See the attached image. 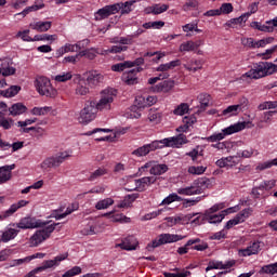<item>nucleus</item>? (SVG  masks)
Wrapping results in <instances>:
<instances>
[{"label": "nucleus", "mask_w": 277, "mask_h": 277, "mask_svg": "<svg viewBox=\"0 0 277 277\" xmlns=\"http://www.w3.org/2000/svg\"><path fill=\"white\" fill-rule=\"evenodd\" d=\"M183 144H187V136L185 134H179L176 136H171L162 140L153 141L149 144H145L132 151L134 157H146L154 150H159V148H181Z\"/></svg>", "instance_id": "1"}, {"label": "nucleus", "mask_w": 277, "mask_h": 277, "mask_svg": "<svg viewBox=\"0 0 277 277\" xmlns=\"http://www.w3.org/2000/svg\"><path fill=\"white\" fill-rule=\"evenodd\" d=\"M277 72V65L272 62H259L253 65L249 71H247L242 77H248L249 79H263V77H269Z\"/></svg>", "instance_id": "2"}, {"label": "nucleus", "mask_w": 277, "mask_h": 277, "mask_svg": "<svg viewBox=\"0 0 277 277\" xmlns=\"http://www.w3.org/2000/svg\"><path fill=\"white\" fill-rule=\"evenodd\" d=\"M209 187H211V180L208 177H199L195 180L190 186L179 188L177 194H180V196H198L199 194H203Z\"/></svg>", "instance_id": "3"}, {"label": "nucleus", "mask_w": 277, "mask_h": 277, "mask_svg": "<svg viewBox=\"0 0 277 277\" xmlns=\"http://www.w3.org/2000/svg\"><path fill=\"white\" fill-rule=\"evenodd\" d=\"M116 96H118V90L114 88L104 89L101 92L100 101L97 103L95 102L96 111H109V109H111V103H114Z\"/></svg>", "instance_id": "4"}, {"label": "nucleus", "mask_w": 277, "mask_h": 277, "mask_svg": "<svg viewBox=\"0 0 277 277\" xmlns=\"http://www.w3.org/2000/svg\"><path fill=\"white\" fill-rule=\"evenodd\" d=\"M246 121L237 122L222 130V132L213 133L210 136L205 137L206 142L211 144L215 142H222L226 135H233V133H239V131H243L246 129Z\"/></svg>", "instance_id": "5"}, {"label": "nucleus", "mask_w": 277, "mask_h": 277, "mask_svg": "<svg viewBox=\"0 0 277 277\" xmlns=\"http://www.w3.org/2000/svg\"><path fill=\"white\" fill-rule=\"evenodd\" d=\"M51 221H42L40 219L25 216L19 220L18 223H11L10 226L19 228L22 230H29L34 228H42V226H49Z\"/></svg>", "instance_id": "6"}, {"label": "nucleus", "mask_w": 277, "mask_h": 277, "mask_svg": "<svg viewBox=\"0 0 277 277\" xmlns=\"http://www.w3.org/2000/svg\"><path fill=\"white\" fill-rule=\"evenodd\" d=\"M35 88L41 96H48L49 98H55L57 96V90L53 88L51 80L44 76L36 79Z\"/></svg>", "instance_id": "7"}, {"label": "nucleus", "mask_w": 277, "mask_h": 277, "mask_svg": "<svg viewBox=\"0 0 277 277\" xmlns=\"http://www.w3.org/2000/svg\"><path fill=\"white\" fill-rule=\"evenodd\" d=\"M185 236L177 234H160L158 238L154 239L151 243H148L146 249L148 252H153L155 248H159V246H166V243H176V241H183Z\"/></svg>", "instance_id": "8"}, {"label": "nucleus", "mask_w": 277, "mask_h": 277, "mask_svg": "<svg viewBox=\"0 0 277 277\" xmlns=\"http://www.w3.org/2000/svg\"><path fill=\"white\" fill-rule=\"evenodd\" d=\"M96 114H98V110H96V102H87L84 108L80 111L78 120L80 124H88L96 118Z\"/></svg>", "instance_id": "9"}, {"label": "nucleus", "mask_w": 277, "mask_h": 277, "mask_svg": "<svg viewBox=\"0 0 277 277\" xmlns=\"http://www.w3.org/2000/svg\"><path fill=\"white\" fill-rule=\"evenodd\" d=\"M154 176H161V174H166L168 172V164H159L155 161H148L143 167L140 168V172H148Z\"/></svg>", "instance_id": "10"}, {"label": "nucleus", "mask_w": 277, "mask_h": 277, "mask_svg": "<svg viewBox=\"0 0 277 277\" xmlns=\"http://www.w3.org/2000/svg\"><path fill=\"white\" fill-rule=\"evenodd\" d=\"M70 155H68L66 151L60 153L55 156L47 158L42 163L41 168L43 170H47L49 168H60L62 166L63 161H66Z\"/></svg>", "instance_id": "11"}, {"label": "nucleus", "mask_w": 277, "mask_h": 277, "mask_svg": "<svg viewBox=\"0 0 277 277\" xmlns=\"http://www.w3.org/2000/svg\"><path fill=\"white\" fill-rule=\"evenodd\" d=\"M118 12H120V6L118 4L105 5L95 13V21H105V18L118 14Z\"/></svg>", "instance_id": "12"}, {"label": "nucleus", "mask_w": 277, "mask_h": 277, "mask_svg": "<svg viewBox=\"0 0 277 277\" xmlns=\"http://www.w3.org/2000/svg\"><path fill=\"white\" fill-rule=\"evenodd\" d=\"M179 66H181V60L171 61L166 64H160L158 67H156V72H161L159 76L163 79H168L170 77V72L168 71L174 70V68H179Z\"/></svg>", "instance_id": "13"}, {"label": "nucleus", "mask_w": 277, "mask_h": 277, "mask_svg": "<svg viewBox=\"0 0 277 277\" xmlns=\"http://www.w3.org/2000/svg\"><path fill=\"white\" fill-rule=\"evenodd\" d=\"M156 183V176L141 177L138 180H135V188L130 189V192H146V188L150 187V185H155Z\"/></svg>", "instance_id": "14"}, {"label": "nucleus", "mask_w": 277, "mask_h": 277, "mask_svg": "<svg viewBox=\"0 0 277 277\" xmlns=\"http://www.w3.org/2000/svg\"><path fill=\"white\" fill-rule=\"evenodd\" d=\"M68 259V253L56 255L53 260H47L42 263L41 266L36 268V272H44V269H51V267H57L62 261Z\"/></svg>", "instance_id": "15"}, {"label": "nucleus", "mask_w": 277, "mask_h": 277, "mask_svg": "<svg viewBox=\"0 0 277 277\" xmlns=\"http://www.w3.org/2000/svg\"><path fill=\"white\" fill-rule=\"evenodd\" d=\"M144 70L143 67L133 68L122 75V81L127 83V85H135L137 83V74Z\"/></svg>", "instance_id": "16"}, {"label": "nucleus", "mask_w": 277, "mask_h": 277, "mask_svg": "<svg viewBox=\"0 0 277 277\" xmlns=\"http://www.w3.org/2000/svg\"><path fill=\"white\" fill-rule=\"evenodd\" d=\"M27 205H29V201L23 199L11 205V207L8 210L0 214V220H6V217H12V215H14V213H16L18 209H23V207H27Z\"/></svg>", "instance_id": "17"}, {"label": "nucleus", "mask_w": 277, "mask_h": 277, "mask_svg": "<svg viewBox=\"0 0 277 277\" xmlns=\"http://www.w3.org/2000/svg\"><path fill=\"white\" fill-rule=\"evenodd\" d=\"M261 252V242L260 241H253L245 249L238 250L239 256H252L253 254H259Z\"/></svg>", "instance_id": "18"}, {"label": "nucleus", "mask_w": 277, "mask_h": 277, "mask_svg": "<svg viewBox=\"0 0 277 277\" xmlns=\"http://www.w3.org/2000/svg\"><path fill=\"white\" fill-rule=\"evenodd\" d=\"M236 263L235 260L227 261L225 264L220 261H210L206 272H211V269H230V267H235Z\"/></svg>", "instance_id": "19"}, {"label": "nucleus", "mask_w": 277, "mask_h": 277, "mask_svg": "<svg viewBox=\"0 0 277 277\" xmlns=\"http://www.w3.org/2000/svg\"><path fill=\"white\" fill-rule=\"evenodd\" d=\"M104 79L105 77L103 74L96 70L87 72V83L90 85V88H94L95 85H98V83H103Z\"/></svg>", "instance_id": "20"}, {"label": "nucleus", "mask_w": 277, "mask_h": 277, "mask_svg": "<svg viewBox=\"0 0 277 277\" xmlns=\"http://www.w3.org/2000/svg\"><path fill=\"white\" fill-rule=\"evenodd\" d=\"M115 248H121V250H137V239L133 236H129L122 240V242L117 243Z\"/></svg>", "instance_id": "21"}, {"label": "nucleus", "mask_w": 277, "mask_h": 277, "mask_svg": "<svg viewBox=\"0 0 277 277\" xmlns=\"http://www.w3.org/2000/svg\"><path fill=\"white\" fill-rule=\"evenodd\" d=\"M16 169V164H5L0 167V185L8 183L12 179V170Z\"/></svg>", "instance_id": "22"}, {"label": "nucleus", "mask_w": 277, "mask_h": 277, "mask_svg": "<svg viewBox=\"0 0 277 277\" xmlns=\"http://www.w3.org/2000/svg\"><path fill=\"white\" fill-rule=\"evenodd\" d=\"M135 103L136 105H138V107H150L153 105H155V103H157V96L155 95H148L146 96H137L135 98Z\"/></svg>", "instance_id": "23"}, {"label": "nucleus", "mask_w": 277, "mask_h": 277, "mask_svg": "<svg viewBox=\"0 0 277 277\" xmlns=\"http://www.w3.org/2000/svg\"><path fill=\"white\" fill-rule=\"evenodd\" d=\"M19 233V229L6 227L1 235V241H3V243H8V241H12V239H16Z\"/></svg>", "instance_id": "24"}, {"label": "nucleus", "mask_w": 277, "mask_h": 277, "mask_svg": "<svg viewBox=\"0 0 277 277\" xmlns=\"http://www.w3.org/2000/svg\"><path fill=\"white\" fill-rule=\"evenodd\" d=\"M27 106L25 104L18 102L15 104H12L11 107H9V114L10 116L16 117V116H23V114H26Z\"/></svg>", "instance_id": "25"}, {"label": "nucleus", "mask_w": 277, "mask_h": 277, "mask_svg": "<svg viewBox=\"0 0 277 277\" xmlns=\"http://www.w3.org/2000/svg\"><path fill=\"white\" fill-rule=\"evenodd\" d=\"M66 53H78L77 47L75 44L66 43L56 50L54 57H63Z\"/></svg>", "instance_id": "26"}, {"label": "nucleus", "mask_w": 277, "mask_h": 277, "mask_svg": "<svg viewBox=\"0 0 277 277\" xmlns=\"http://www.w3.org/2000/svg\"><path fill=\"white\" fill-rule=\"evenodd\" d=\"M174 88V80H164L154 87V92H163L164 94L170 92Z\"/></svg>", "instance_id": "27"}, {"label": "nucleus", "mask_w": 277, "mask_h": 277, "mask_svg": "<svg viewBox=\"0 0 277 277\" xmlns=\"http://www.w3.org/2000/svg\"><path fill=\"white\" fill-rule=\"evenodd\" d=\"M200 47V41H186L181 43L180 52L181 53H189L192 51H196Z\"/></svg>", "instance_id": "28"}, {"label": "nucleus", "mask_w": 277, "mask_h": 277, "mask_svg": "<svg viewBox=\"0 0 277 277\" xmlns=\"http://www.w3.org/2000/svg\"><path fill=\"white\" fill-rule=\"evenodd\" d=\"M203 65L205 61L202 60H190L187 64L184 65V68L189 70V72H197V70H201Z\"/></svg>", "instance_id": "29"}, {"label": "nucleus", "mask_w": 277, "mask_h": 277, "mask_svg": "<svg viewBox=\"0 0 277 277\" xmlns=\"http://www.w3.org/2000/svg\"><path fill=\"white\" fill-rule=\"evenodd\" d=\"M25 145L24 142H15L13 144L5 143L3 140H0V148L1 150H10L12 148L11 153H16V150H21L23 146Z\"/></svg>", "instance_id": "30"}, {"label": "nucleus", "mask_w": 277, "mask_h": 277, "mask_svg": "<svg viewBox=\"0 0 277 277\" xmlns=\"http://www.w3.org/2000/svg\"><path fill=\"white\" fill-rule=\"evenodd\" d=\"M250 18V13H245L240 15L239 17L232 18L225 23L226 27H232L235 29L237 25H241L242 23H246Z\"/></svg>", "instance_id": "31"}, {"label": "nucleus", "mask_w": 277, "mask_h": 277, "mask_svg": "<svg viewBox=\"0 0 277 277\" xmlns=\"http://www.w3.org/2000/svg\"><path fill=\"white\" fill-rule=\"evenodd\" d=\"M21 92V85H11L6 90H0V96H3V98H12L16 96Z\"/></svg>", "instance_id": "32"}, {"label": "nucleus", "mask_w": 277, "mask_h": 277, "mask_svg": "<svg viewBox=\"0 0 277 277\" xmlns=\"http://www.w3.org/2000/svg\"><path fill=\"white\" fill-rule=\"evenodd\" d=\"M135 3V0H129L126 2H118L115 3V5L119 6V12L121 10V14H131V12H133V9L131 8L133 4Z\"/></svg>", "instance_id": "33"}, {"label": "nucleus", "mask_w": 277, "mask_h": 277, "mask_svg": "<svg viewBox=\"0 0 277 277\" xmlns=\"http://www.w3.org/2000/svg\"><path fill=\"white\" fill-rule=\"evenodd\" d=\"M51 26V22H36L30 24V29H35V31H49Z\"/></svg>", "instance_id": "34"}, {"label": "nucleus", "mask_w": 277, "mask_h": 277, "mask_svg": "<svg viewBox=\"0 0 277 277\" xmlns=\"http://www.w3.org/2000/svg\"><path fill=\"white\" fill-rule=\"evenodd\" d=\"M47 237L40 232L37 230L31 237H30V246L34 248H37V246H40L42 241H47Z\"/></svg>", "instance_id": "35"}, {"label": "nucleus", "mask_w": 277, "mask_h": 277, "mask_svg": "<svg viewBox=\"0 0 277 277\" xmlns=\"http://www.w3.org/2000/svg\"><path fill=\"white\" fill-rule=\"evenodd\" d=\"M76 94L78 96H85L87 94H90V88H88V82L84 80H80L76 87Z\"/></svg>", "instance_id": "36"}, {"label": "nucleus", "mask_w": 277, "mask_h": 277, "mask_svg": "<svg viewBox=\"0 0 277 277\" xmlns=\"http://www.w3.org/2000/svg\"><path fill=\"white\" fill-rule=\"evenodd\" d=\"M198 241H200V238H193V239H189L184 247H180L177 249V254H187V252H189V250H192V246L198 243Z\"/></svg>", "instance_id": "37"}, {"label": "nucleus", "mask_w": 277, "mask_h": 277, "mask_svg": "<svg viewBox=\"0 0 277 277\" xmlns=\"http://www.w3.org/2000/svg\"><path fill=\"white\" fill-rule=\"evenodd\" d=\"M127 68H131V63H129V61L111 65L110 70H113V72H124Z\"/></svg>", "instance_id": "38"}, {"label": "nucleus", "mask_w": 277, "mask_h": 277, "mask_svg": "<svg viewBox=\"0 0 277 277\" xmlns=\"http://www.w3.org/2000/svg\"><path fill=\"white\" fill-rule=\"evenodd\" d=\"M44 8V4H34L31 6H27L23 12L15 14V16H22V18H25L27 14L30 12H38V10H42Z\"/></svg>", "instance_id": "39"}, {"label": "nucleus", "mask_w": 277, "mask_h": 277, "mask_svg": "<svg viewBox=\"0 0 277 277\" xmlns=\"http://www.w3.org/2000/svg\"><path fill=\"white\" fill-rule=\"evenodd\" d=\"M251 27L253 29H258L259 31H266V32L274 31V26H272V24L263 25L261 24V22H252Z\"/></svg>", "instance_id": "40"}, {"label": "nucleus", "mask_w": 277, "mask_h": 277, "mask_svg": "<svg viewBox=\"0 0 277 277\" xmlns=\"http://www.w3.org/2000/svg\"><path fill=\"white\" fill-rule=\"evenodd\" d=\"M188 111H189V104L181 103L174 108L173 114L174 116H185V114H188Z\"/></svg>", "instance_id": "41"}, {"label": "nucleus", "mask_w": 277, "mask_h": 277, "mask_svg": "<svg viewBox=\"0 0 277 277\" xmlns=\"http://www.w3.org/2000/svg\"><path fill=\"white\" fill-rule=\"evenodd\" d=\"M172 202H183V197L177 196L175 193H172L168 197H166L160 205H172Z\"/></svg>", "instance_id": "42"}, {"label": "nucleus", "mask_w": 277, "mask_h": 277, "mask_svg": "<svg viewBox=\"0 0 277 277\" xmlns=\"http://www.w3.org/2000/svg\"><path fill=\"white\" fill-rule=\"evenodd\" d=\"M70 79H72V72L70 71H63L54 77V81H57V83H66Z\"/></svg>", "instance_id": "43"}, {"label": "nucleus", "mask_w": 277, "mask_h": 277, "mask_svg": "<svg viewBox=\"0 0 277 277\" xmlns=\"http://www.w3.org/2000/svg\"><path fill=\"white\" fill-rule=\"evenodd\" d=\"M111 205H114V199L111 198L102 199L97 201V203L95 205V209H97V211H103V209H109Z\"/></svg>", "instance_id": "44"}, {"label": "nucleus", "mask_w": 277, "mask_h": 277, "mask_svg": "<svg viewBox=\"0 0 277 277\" xmlns=\"http://www.w3.org/2000/svg\"><path fill=\"white\" fill-rule=\"evenodd\" d=\"M275 187H276L275 180H271V181H263L258 186V189H260V192H269V189H274Z\"/></svg>", "instance_id": "45"}, {"label": "nucleus", "mask_w": 277, "mask_h": 277, "mask_svg": "<svg viewBox=\"0 0 277 277\" xmlns=\"http://www.w3.org/2000/svg\"><path fill=\"white\" fill-rule=\"evenodd\" d=\"M252 208H246L242 211H240L238 214H236V219L242 224V222H246L252 214Z\"/></svg>", "instance_id": "46"}, {"label": "nucleus", "mask_w": 277, "mask_h": 277, "mask_svg": "<svg viewBox=\"0 0 277 277\" xmlns=\"http://www.w3.org/2000/svg\"><path fill=\"white\" fill-rule=\"evenodd\" d=\"M237 114H239V106L235 105H230L222 111V116H225V118L237 116Z\"/></svg>", "instance_id": "47"}, {"label": "nucleus", "mask_w": 277, "mask_h": 277, "mask_svg": "<svg viewBox=\"0 0 277 277\" xmlns=\"http://www.w3.org/2000/svg\"><path fill=\"white\" fill-rule=\"evenodd\" d=\"M190 250H196L197 252H205V250H209V243L199 238V241L193 246H190Z\"/></svg>", "instance_id": "48"}, {"label": "nucleus", "mask_w": 277, "mask_h": 277, "mask_svg": "<svg viewBox=\"0 0 277 277\" xmlns=\"http://www.w3.org/2000/svg\"><path fill=\"white\" fill-rule=\"evenodd\" d=\"M260 274H271L272 276L277 274V262L262 266Z\"/></svg>", "instance_id": "49"}, {"label": "nucleus", "mask_w": 277, "mask_h": 277, "mask_svg": "<svg viewBox=\"0 0 277 277\" xmlns=\"http://www.w3.org/2000/svg\"><path fill=\"white\" fill-rule=\"evenodd\" d=\"M51 111V107L44 106V107H34L30 113L32 116H47Z\"/></svg>", "instance_id": "50"}, {"label": "nucleus", "mask_w": 277, "mask_h": 277, "mask_svg": "<svg viewBox=\"0 0 277 277\" xmlns=\"http://www.w3.org/2000/svg\"><path fill=\"white\" fill-rule=\"evenodd\" d=\"M55 226H60V223H54L48 226L44 225L41 227L42 229H40V232L44 235L47 239H49V237H51V234L55 230Z\"/></svg>", "instance_id": "51"}, {"label": "nucleus", "mask_w": 277, "mask_h": 277, "mask_svg": "<svg viewBox=\"0 0 277 277\" xmlns=\"http://www.w3.org/2000/svg\"><path fill=\"white\" fill-rule=\"evenodd\" d=\"M105 174H107V169L98 168L97 170L91 173L88 180L91 182L96 181L97 179H101V176H105Z\"/></svg>", "instance_id": "52"}, {"label": "nucleus", "mask_w": 277, "mask_h": 277, "mask_svg": "<svg viewBox=\"0 0 277 277\" xmlns=\"http://www.w3.org/2000/svg\"><path fill=\"white\" fill-rule=\"evenodd\" d=\"M145 57H153V62L159 64L162 57H166V52H147L145 53Z\"/></svg>", "instance_id": "53"}, {"label": "nucleus", "mask_w": 277, "mask_h": 277, "mask_svg": "<svg viewBox=\"0 0 277 277\" xmlns=\"http://www.w3.org/2000/svg\"><path fill=\"white\" fill-rule=\"evenodd\" d=\"M260 111H265V109H277V101H268L260 104L258 106Z\"/></svg>", "instance_id": "54"}, {"label": "nucleus", "mask_w": 277, "mask_h": 277, "mask_svg": "<svg viewBox=\"0 0 277 277\" xmlns=\"http://www.w3.org/2000/svg\"><path fill=\"white\" fill-rule=\"evenodd\" d=\"M148 120L155 122V124H159V122H161V113L150 109L148 113Z\"/></svg>", "instance_id": "55"}, {"label": "nucleus", "mask_w": 277, "mask_h": 277, "mask_svg": "<svg viewBox=\"0 0 277 277\" xmlns=\"http://www.w3.org/2000/svg\"><path fill=\"white\" fill-rule=\"evenodd\" d=\"M0 68H1V75L3 77H10V76L16 74V68H14L10 65H1Z\"/></svg>", "instance_id": "56"}, {"label": "nucleus", "mask_w": 277, "mask_h": 277, "mask_svg": "<svg viewBox=\"0 0 277 277\" xmlns=\"http://www.w3.org/2000/svg\"><path fill=\"white\" fill-rule=\"evenodd\" d=\"M201 107H203V109L206 107H209V102L211 101V95L207 94V93H200L198 96H197Z\"/></svg>", "instance_id": "57"}, {"label": "nucleus", "mask_w": 277, "mask_h": 277, "mask_svg": "<svg viewBox=\"0 0 277 277\" xmlns=\"http://www.w3.org/2000/svg\"><path fill=\"white\" fill-rule=\"evenodd\" d=\"M169 8L168 4H155L151 6V14H163V12H168Z\"/></svg>", "instance_id": "58"}, {"label": "nucleus", "mask_w": 277, "mask_h": 277, "mask_svg": "<svg viewBox=\"0 0 277 277\" xmlns=\"http://www.w3.org/2000/svg\"><path fill=\"white\" fill-rule=\"evenodd\" d=\"M35 42H40L44 40H51L52 42L57 40V35H36L34 37Z\"/></svg>", "instance_id": "59"}, {"label": "nucleus", "mask_w": 277, "mask_h": 277, "mask_svg": "<svg viewBox=\"0 0 277 277\" xmlns=\"http://www.w3.org/2000/svg\"><path fill=\"white\" fill-rule=\"evenodd\" d=\"M82 269L80 266H74L72 268L66 271L62 277H74V276H79L81 274Z\"/></svg>", "instance_id": "60"}, {"label": "nucleus", "mask_w": 277, "mask_h": 277, "mask_svg": "<svg viewBox=\"0 0 277 277\" xmlns=\"http://www.w3.org/2000/svg\"><path fill=\"white\" fill-rule=\"evenodd\" d=\"M205 172H207V167H203V166H199V167L192 166L188 168L189 174L200 175V174H205Z\"/></svg>", "instance_id": "61"}, {"label": "nucleus", "mask_w": 277, "mask_h": 277, "mask_svg": "<svg viewBox=\"0 0 277 277\" xmlns=\"http://www.w3.org/2000/svg\"><path fill=\"white\" fill-rule=\"evenodd\" d=\"M163 276L164 277H187V276H192V272H189L187 269H183L180 273H168V272H164Z\"/></svg>", "instance_id": "62"}, {"label": "nucleus", "mask_w": 277, "mask_h": 277, "mask_svg": "<svg viewBox=\"0 0 277 277\" xmlns=\"http://www.w3.org/2000/svg\"><path fill=\"white\" fill-rule=\"evenodd\" d=\"M0 127H3L6 131L12 129V127H14V119H6L4 117H1Z\"/></svg>", "instance_id": "63"}, {"label": "nucleus", "mask_w": 277, "mask_h": 277, "mask_svg": "<svg viewBox=\"0 0 277 277\" xmlns=\"http://www.w3.org/2000/svg\"><path fill=\"white\" fill-rule=\"evenodd\" d=\"M225 161H227L228 167H233V166H237V163H239V161H241V159L239 158V156L237 154L235 156L225 157Z\"/></svg>", "instance_id": "64"}]
</instances>
